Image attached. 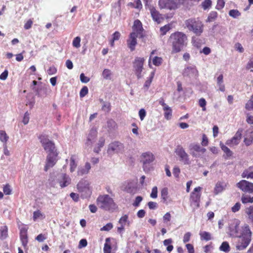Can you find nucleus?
<instances>
[{
	"instance_id": "f257e3e1",
	"label": "nucleus",
	"mask_w": 253,
	"mask_h": 253,
	"mask_svg": "<svg viewBox=\"0 0 253 253\" xmlns=\"http://www.w3.org/2000/svg\"><path fill=\"white\" fill-rule=\"evenodd\" d=\"M169 41L171 44L172 53L179 52L188 43L187 35L181 32H176L171 34Z\"/></svg>"
},
{
	"instance_id": "f03ea898",
	"label": "nucleus",
	"mask_w": 253,
	"mask_h": 253,
	"mask_svg": "<svg viewBox=\"0 0 253 253\" xmlns=\"http://www.w3.org/2000/svg\"><path fill=\"white\" fill-rule=\"evenodd\" d=\"M252 234L249 226L244 224L242 227L239 236L236 237L238 238L236 246L237 250H243L249 246L251 241Z\"/></svg>"
},
{
	"instance_id": "7ed1b4c3",
	"label": "nucleus",
	"mask_w": 253,
	"mask_h": 253,
	"mask_svg": "<svg viewBox=\"0 0 253 253\" xmlns=\"http://www.w3.org/2000/svg\"><path fill=\"white\" fill-rule=\"evenodd\" d=\"M96 202L100 208L106 211L114 210L117 208V205L113 199L108 195H100Z\"/></svg>"
},
{
	"instance_id": "20e7f679",
	"label": "nucleus",
	"mask_w": 253,
	"mask_h": 253,
	"mask_svg": "<svg viewBox=\"0 0 253 253\" xmlns=\"http://www.w3.org/2000/svg\"><path fill=\"white\" fill-rule=\"evenodd\" d=\"M185 27L197 36H200L203 32L204 25L199 19H189L185 22Z\"/></svg>"
},
{
	"instance_id": "39448f33",
	"label": "nucleus",
	"mask_w": 253,
	"mask_h": 253,
	"mask_svg": "<svg viewBox=\"0 0 253 253\" xmlns=\"http://www.w3.org/2000/svg\"><path fill=\"white\" fill-rule=\"evenodd\" d=\"M38 138L42 143L44 150L48 154L57 153L54 143L48 138V136L44 133L39 135Z\"/></svg>"
},
{
	"instance_id": "423d86ee",
	"label": "nucleus",
	"mask_w": 253,
	"mask_h": 253,
	"mask_svg": "<svg viewBox=\"0 0 253 253\" xmlns=\"http://www.w3.org/2000/svg\"><path fill=\"white\" fill-rule=\"evenodd\" d=\"M90 185V182L85 179H82L78 183L77 189L83 198H87L91 195V188Z\"/></svg>"
},
{
	"instance_id": "0eeeda50",
	"label": "nucleus",
	"mask_w": 253,
	"mask_h": 253,
	"mask_svg": "<svg viewBox=\"0 0 253 253\" xmlns=\"http://www.w3.org/2000/svg\"><path fill=\"white\" fill-rule=\"evenodd\" d=\"M201 190L202 187L200 186L196 187L190 194V205L192 208L193 211L200 207Z\"/></svg>"
},
{
	"instance_id": "6e6552de",
	"label": "nucleus",
	"mask_w": 253,
	"mask_h": 253,
	"mask_svg": "<svg viewBox=\"0 0 253 253\" xmlns=\"http://www.w3.org/2000/svg\"><path fill=\"white\" fill-rule=\"evenodd\" d=\"M240 221L236 218L232 219L229 221L228 234L231 237L239 236L241 232H239Z\"/></svg>"
},
{
	"instance_id": "1a4fd4ad",
	"label": "nucleus",
	"mask_w": 253,
	"mask_h": 253,
	"mask_svg": "<svg viewBox=\"0 0 253 253\" xmlns=\"http://www.w3.org/2000/svg\"><path fill=\"white\" fill-rule=\"evenodd\" d=\"M145 59L143 57H137L133 62V67L135 75L138 79L143 76L142 72L143 69V64Z\"/></svg>"
},
{
	"instance_id": "9d476101",
	"label": "nucleus",
	"mask_w": 253,
	"mask_h": 253,
	"mask_svg": "<svg viewBox=\"0 0 253 253\" xmlns=\"http://www.w3.org/2000/svg\"><path fill=\"white\" fill-rule=\"evenodd\" d=\"M124 149V145L120 142L115 141L111 143L107 149V153L109 155H113L114 154L122 153Z\"/></svg>"
},
{
	"instance_id": "9b49d317",
	"label": "nucleus",
	"mask_w": 253,
	"mask_h": 253,
	"mask_svg": "<svg viewBox=\"0 0 253 253\" xmlns=\"http://www.w3.org/2000/svg\"><path fill=\"white\" fill-rule=\"evenodd\" d=\"M176 154L179 157V161L184 165H189L191 163L189 155L184 149L181 146H178L175 151Z\"/></svg>"
},
{
	"instance_id": "f8f14e48",
	"label": "nucleus",
	"mask_w": 253,
	"mask_h": 253,
	"mask_svg": "<svg viewBox=\"0 0 253 253\" xmlns=\"http://www.w3.org/2000/svg\"><path fill=\"white\" fill-rule=\"evenodd\" d=\"M237 186L244 192L253 194V183L242 180L237 184Z\"/></svg>"
},
{
	"instance_id": "ddd939ff",
	"label": "nucleus",
	"mask_w": 253,
	"mask_h": 253,
	"mask_svg": "<svg viewBox=\"0 0 253 253\" xmlns=\"http://www.w3.org/2000/svg\"><path fill=\"white\" fill-rule=\"evenodd\" d=\"M242 130L239 129L235 135L226 142V144L230 147H234L237 145L240 142L242 137Z\"/></svg>"
},
{
	"instance_id": "4468645a",
	"label": "nucleus",
	"mask_w": 253,
	"mask_h": 253,
	"mask_svg": "<svg viewBox=\"0 0 253 253\" xmlns=\"http://www.w3.org/2000/svg\"><path fill=\"white\" fill-rule=\"evenodd\" d=\"M137 37H140V36L137 35V33L132 32L130 33L129 37L126 41L127 46L131 51H133L135 49V45L137 44L136 38Z\"/></svg>"
},
{
	"instance_id": "2eb2a0df",
	"label": "nucleus",
	"mask_w": 253,
	"mask_h": 253,
	"mask_svg": "<svg viewBox=\"0 0 253 253\" xmlns=\"http://www.w3.org/2000/svg\"><path fill=\"white\" fill-rule=\"evenodd\" d=\"M154 159L153 154L150 152L143 153L141 156V161L143 163L144 167L153 162Z\"/></svg>"
},
{
	"instance_id": "dca6fc26",
	"label": "nucleus",
	"mask_w": 253,
	"mask_h": 253,
	"mask_svg": "<svg viewBox=\"0 0 253 253\" xmlns=\"http://www.w3.org/2000/svg\"><path fill=\"white\" fill-rule=\"evenodd\" d=\"M57 181L61 188H63L70 184L71 178L66 174H61L58 178Z\"/></svg>"
},
{
	"instance_id": "f3484780",
	"label": "nucleus",
	"mask_w": 253,
	"mask_h": 253,
	"mask_svg": "<svg viewBox=\"0 0 253 253\" xmlns=\"http://www.w3.org/2000/svg\"><path fill=\"white\" fill-rule=\"evenodd\" d=\"M57 153L55 154H48L46 158V163L44 167V170L47 171L50 168L52 167L56 163Z\"/></svg>"
},
{
	"instance_id": "a211bd4d",
	"label": "nucleus",
	"mask_w": 253,
	"mask_h": 253,
	"mask_svg": "<svg viewBox=\"0 0 253 253\" xmlns=\"http://www.w3.org/2000/svg\"><path fill=\"white\" fill-rule=\"evenodd\" d=\"M122 189L127 193L134 194L136 191V183L134 181H128L126 182L124 184Z\"/></svg>"
},
{
	"instance_id": "6ab92c4d",
	"label": "nucleus",
	"mask_w": 253,
	"mask_h": 253,
	"mask_svg": "<svg viewBox=\"0 0 253 253\" xmlns=\"http://www.w3.org/2000/svg\"><path fill=\"white\" fill-rule=\"evenodd\" d=\"M159 5L161 8L175 9L173 0H159Z\"/></svg>"
},
{
	"instance_id": "aec40b11",
	"label": "nucleus",
	"mask_w": 253,
	"mask_h": 253,
	"mask_svg": "<svg viewBox=\"0 0 253 253\" xmlns=\"http://www.w3.org/2000/svg\"><path fill=\"white\" fill-rule=\"evenodd\" d=\"M228 183L223 181H218L215 184L214 188V193L216 195L221 193L225 190L227 186Z\"/></svg>"
},
{
	"instance_id": "412c9836",
	"label": "nucleus",
	"mask_w": 253,
	"mask_h": 253,
	"mask_svg": "<svg viewBox=\"0 0 253 253\" xmlns=\"http://www.w3.org/2000/svg\"><path fill=\"white\" fill-rule=\"evenodd\" d=\"M91 169L90 164L87 162L85 164V165L83 167H80L78 169V175L79 176H83L85 174H87L89 170Z\"/></svg>"
},
{
	"instance_id": "4be33fe9",
	"label": "nucleus",
	"mask_w": 253,
	"mask_h": 253,
	"mask_svg": "<svg viewBox=\"0 0 253 253\" xmlns=\"http://www.w3.org/2000/svg\"><path fill=\"white\" fill-rule=\"evenodd\" d=\"M142 30L143 28L141 22L139 20H135L132 27V32H135L137 33V35L140 36V37H142L141 33L142 32Z\"/></svg>"
},
{
	"instance_id": "5701e85b",
	"label": "nucleus",
	"mask_w": 253,
	"mask_h": 253,
	"mask_svg": "<svg viewBox=\"0 0 253 253\" xmlns=\"http://www.w3.org/2000/svg\"><path fill=\"white\" fill-rule=\"evenodd\" d=\"M149 10L153 19L158 23H160L161 21L162 17L159 12L154 7H150Z\"/></svg>"
},
{
	"instance_id": "b1692460",
	"label": "nucleus",
	"mask_w": 253,
	"mask_h": 253,
	"mask_svg": "<svg viewBox=\"0 0 253 253\" xmlns=\"http://www.w3.org/2000/svg\"><path fill=\"white\" fill-rule=\"evenodd\" d=\"M96 136L97 131L94 129H91L87 136L86 144L87 145H91L94 142Z\"/></svg>"
},
{
	"instance_id": "393cba45",
	"label": "nucleus",
	"mask_w": 253,
	"mask_h": 253,
	"mask_svg": "<svg viewBox=\"0 0 253 253\" xmlns=\"http://www.w3.org/2000/svg\"><path fill=\"white\" fill-rule=\"evenodd\" d=\"M197 71L194 67H187L185 69L183 75L184 76H189V77H193L196 76L197 75Z\"/></svg>"
},
{
	"instance_id": "a878e982",
	"label": "nucleus",
	"mask_w": 253,
	"mask_h": 253,
	"mask_svg": "<svg viewBox=\"0 0 253 253\" xmlns=\"http://www.w3.org/2000/svg\"><path fill=\"white\" fill-rule=\"evenodd\" d=\"M20 239L24 247H26L28 243V237L27 230L22 229L20 232Z\"/></svg>"
},
{
	"instance_id": "bb28decb",
	"label": "nucleus",
	"mask_w": 253,
	"mask_h": 253,
	"mask_svg": "<svg viewBox=\"0 0 253 253\" xmlns=\"http://www.w3.org/2000/svg\"><path fill=\"white\" fill-rule=\"evenodd\" d=\"M242 176L247 179L253 178V167H250L245 169L242 173Z\"/></svg>"
},
{
	"instance_id": "cd10ccee",
	"label": "nucleus",
	"mask_w": 253,
	"mask_h": 253,
	"mask_svg": "<svg viewBox=\"0 0 253 253\" xmlns=\"http://www.w3.org/2000/svg\"><path fill=\"white\" fill-rule=\"evenodd\" d=\"M217 85L220 91L224 92L225 90V85L223 84V76L222 74L217 78Z\"/></svg>"
},
{
	"instance_id": "c85d7f7f",
	"label": "nucleus",
	"mask_w": 253,
	"mask_h": 253,
	"mask_svg": "<svg viewBox=\"0 0 253 253\" xmlns=\"http://www.w3.org/2000/svg\"><path fill=\"white\" fill-rule=\"evenodd\" d=\"M191 150H193L191 152V154L193 156H196L197 155L195 153V152H201L202 153H204L206 151V149L204 148H201L199 145H193L191 148Z\"/></svg>"
},
{
	"instance_id": "c756f323",
	"label": "nucleus",
	"mask_w": 253,
	"mask_h": 253,
	"mask_svg": "<svg viewBox=\"0 0 253 253\" xmlns=\"http://www.w3.org/2000/svg\"><path fill=\"white\" fill-rule=\"evenodd\" d=\"M220 146L222 150L226 154L225 159H228L229 157H231L232 155V152L227 146L224 145L222 143H220Z\"/></svg>"
},
{
	"instance_id": "7c9ffc66",
	"label": "nucleus",
	"mask_w": 253,
	"mask_h": 253,
	"mask_svg": "<svg viewBox=\"0 0 253 253\" xmlns=\"http://www.w3.org/2000/svg\"><path fill=\"white\" fill-rule=\"evenodd\" d=\"M110 239L107 238L105 239V243L103 248L104 253H111V246L110 244Z\"/></svg>"
},
{
	"instance_id": "2f4dec72",
	"label": "nucleus",
	"mask_w": 253,
	"mask_h": 253,
	"mask_svg": "<svg viewBox=\"0 0 253 253\" xmlns=\"http://www.w3.org/2000/svg\"><path fill=\"white\" fill-rule=\"evenodd\" d=\"M9 139V136L6 134V132L4 130H0V140L4 144H6L7 141Z\"/></svg>"
},
{
	"instance_id": "473e14b6",
	"label": "nucleus",
	"mask_w": 253,
	"mask_h": 253,
	"mask_svg": "<svg viewBox=\"0 0 253 253\" xmlns=\"http://www.w3.org/2000/svg\"><path fill=\"white\" fill-rule=\"evenodd\" d=\"M219 250L226 253L230 251V247L227 242H223L219 247Z\"/></svg>"
},
{
	"instance_id": "72a5a7b5",
	"label": "nucleus",
	"mask_w": 253,
	"mask_h": 253,
	"mask_svg": "<svg viewBox=\"0 0 253 253\" xmlns=\"http://www.w3.org/2000/svg\"><path fill=\"white\" fill-rule=\"evenodd\" d=\"M164 110V116L167 120H169L171 118L172 116V110L171 108L168 107H165L163 108Z\"/></svg>"
},
{
	"instance_id": "f704fd0d",
	"label": "nucleus",
	"mask_w": 253,
	"mask_h": 253,
	"mask_svg": "<svg viewBox=\"0 0 253 253\" xmlns=\"http://www.w3.org/2000/svg\"><path fill=\"white\" fill-rule=\"evenodd\" d=\"M201 240L209 241L211 239V234L208 232L203 231L200 233Z\"/></svg>"
},
{
	"instance_id": "c9c22d12",
	"label": "nucleus",
	"mask_w": 253,
	"mask_h": 253,
	"mask_svg": "<svg viewBox=\"0 0 253 253\" xmlns=\"http://www.w3.org/2000/svg\"><path fill=\"white\" fill-rule=\"evenodd\" d=\"M112 39L110 40V45L111 46H114V42L118 41L120 39L121 37V34L118 32H115L112 35Z\"/></svg>"
},
{
	"instance_id": "e433bc0d",
	"label": "nucleus",
	"mask_w": 253,
	"mask_h": 253,
	"mask_svg": "<svg viewBox=\"0 0 253 253\" xmlns=\"http://www.w3.org/2000/svg\"><path fill=\"white\" fill-rule=\"evenodd\" d=\"M242 202L243 204L253 203V197L247 195H243L241 198Z\"/></svg>"
},
{
	"instance_id": "4c0bfd02",
	"label": "nucleus",
	"mask_w": 253,
	"mask_h": 253,
	"mask_svg": "<svg viewBox=\"0 0 253 253\" xmlns=\"http://www.w3.org/2000/svg\"><path fill=\"white\" fill-rule=\"evenodd\" d=\"M112 73L111 71L108 69H105L102 72V77L105 80H111Z\"/></svg>"
},
{
	"instance_id": "58836bf2",
	"label": "nucleus",
	"mask_w": 253,
	"mask_h": 253,
	"mask_svg": "<svg viewBox=\"0 0 253 253\" xmlns=\"http://www.w3.org/2000/svg\"><path fill=\"white\" fill-rule=\"evenodd\" d=\"M7 228L6 226L1 227L0 229V238L3 240L7 237Z\"/></svg>"
},
{
	"instance_id": "ea45409f",
	"label": "nucleus",
	"mask_w": 253,
	"mask_h": 253,
	"mask_svg": "<svg viewBox=\"0 0 253 253\" xmlns=\"http://www.w3.org/2000/svg\"><path fill=\"white\" fill-rule=\"evenodd\" d=\"M77 164L75 162V156H72L70 158V171L71 172H73L75 171L76 167H77Z\"/></svg>"
},
{
	"instance_id": "a19ab883",
	"label": "nucleus",
	"mask_w": 253,
	"mask_h": 253,
	"mask_svg": "<svg viewBox=\"0 0 253 253\" xmlns=\"http://www.w3.org/2000/svg\"><path fill=\"white\" fill-rule=\"evenodd\" d=\"M44 216L42 213L39 210L35 211L33 213V218L35 221L38 219L43 218Z\"/></svg>"
},
{
	"instance_id": "79ce46f5",
	"label": "nucleus",
	"mask_w": 253,
	"mask_h": 253,
	"mask_svg": "<svg viewBox=\"0 0 253 253\" xmlns=\"http://www.w3.org/2000/svg\"><path fill=\"white\" fill-rule=\"evenodd\" d=\"M245 212L248 218L253 222V206H250L245 210Z\"/></svg>"
},
{
	"instance_id": "37998d69",
	"label": "nucleus",
	"mask_w": 253,
	"mask_h": 253,
	"mask_svg": "<svg viewBox=\"0 0 253 253\" xmlns=\"http://www.w3.org/2000/svg\"><path fill=\"white\" fill-rule=\"evenodd\" d=\"M217 17V13L216 11H211L207 19V22H211L215 20Z\"/></svg>"
},
{
	"instance_id": "c03bdc74",
	"label": "nucleus",
	"mask_w": 253,
	"mask_h": 253,
	"mask_svg": "<svg viewBox=\"0 0 253 253\" xmlns=\"http://www.w3.org/2000/svg\"><path fill=\"white\" fill-rule=\"evenodd\" d=\"M154 73H152L150 78L148 80H147L146 81V82H145V84L143 85V88L145 90H147L148 89V88L149 87V86L152 83V79L154 77Z\"/></svg>"
},
{
	"instance_id": "a18cd8bd",
	"label": "nucleus",
	"mask_w": 253,
	"mask_h": 253,
	"mask_svg": "<svg viewBox=\"0 0 253 253\" xmlns=\"http://www.w3.org/2000/svg\"><path fill=\"white\" fill-rule=\"evenodd\" d=\"M81 39L80 37H75L73 41V46L76 48H79L81 46Z\"/></svg>"
},
{
	"instance_id": "49530a36",
	"label": "nucleus",
	"mask_w": 253,
	"mask_h": 253,
	"mask_svg": "<svg viewBox=\"0 0 253 253\" xmlns=\"http://www.w3.org/2000/svg\"><path fill=\"white\" fill-rule=\"evenodd\" d=\"M229 15L234 18H237L241 15V13L237 9H231L229 12Z\"/></svg>"
},
{
	"instance_id": "de8ad7c7",
	"label": "nucleus",
	"mask_w": 253,
	"mask_h": 253,
	"mask_svg": "<svg viewBox=\"0 0 253 253\" xmlns=\"http://www.w3.org/2000/svg\"><path fill=\"white\" fill-rule=\"evenodd\" d=\"M211 0H205L203 2H202L201 5L202 8L204 10H206L207 9L210 8L211 6Z\"/></svg>"
},
{
	"instance_id": "09e8293b",
	"label": "nucleus",
	"mask_w": 253,
	"mask_h": 253,
	"mask_svg": "<svg viewBox=\"0 0 253 253\" xmlns=\"http://www.w3.org/2000/svg\"><path fill=\"white\" fill-rule=\"evenodd\" d=\"M246 108L248 110H253V94L246 104Z\"/></svg>"
},
{
	"instance_id": "8fccbe9b",
	"label": "nucleus",
	"mask_w": 253,
	"mask_h": 253,
	"mask_svg": "<svg viewBox=\"0 0 253 253\" xmlns=\"http://www.w3.org/2000/svg\"><path fill=\"white\" fill-rule=\"evenodd\" d=\"M244 142L247 146H250L253 142V135L248 136L244 138Z\"/></svg>"
},
{
	"instance_id": "3c124183",
	"label": "nucleus",
	"mask_w": 253,
	"mask_h": 253,
	"mask_svg": "<svg viewBox=\"0 0 253 253\" xmlns=\"http://www.w3.org/2000/svg\"><path fill=\"white\" fill-rule=\"evenodd\" d=\"M161 194L162 198L165 201H166L168 197V189L167 188H163L161 190Z\"/></svg>"
},
{
	"instance_id": "603ef678",
	"label": "nucleus",
	"mask_w": 253,
	"mask_h": 253,
	"mask_svg": "<svg viewBox=\"0 0 253 253\" xmlns=\"http://www.w3.org/2000/svg\"><path fill=\"white\" fill-rule=\"evenodd\" d=\"M163 59L161 57L155 56L152 60L153 64L156 66H159L162 63Z\"/></svg>"
},
{
	"instance_id": "864d4df0",
	"label": "nucleus",
	"mask_w": 253,
	"mask_h": 253,
	"mask_svg": "<svg viewBox=\"0 0 253 253\" xmlns=\"http://www.w3.org/2000/svg\"><path fill=\"white\" fill-rule=\"evenodd\" d=\"M107 127L110 129H114L117 127V124L114 120H109L107 121Z\"/></svg>"
},
{
	"instance_id": "5fc2aeb1",
	"label": "nucleus",
	"mask_w": 253,
	"mask_h": 253,
	"mask_svg": "<svg viewBox=\"0 0 253 253\" xmlns=\"http://www.w3.org/2000/svg\"><path fill=\"white\" fill-rule=\"evenodd\" d=\"M101 101L103 102L102 109L106 112H109L111 110L110 103L103 101V100H101Z\"/></svg>"
},
{
	"instance_id": "6e6d98bb",
	"label": "nucleus",
	"mask_w": 253,
	"mask_h": 253,
	"mask_svg": "<svg viewBox=\"0 0 253 253\" xmlns=\"http://www.w3.org/2000/svg\"><path fill=\"white\" fill-rule=\"evenodd\" d=\"M187 0H173V4L175 5V9H176L180 5L184 4Z\"/></svg>"
},
{
	"instance_id": "4d7b16f0",
	"label": "nucleus",
	"mask_w": 253,
	"mask_h": 253,
	"mask_svg": "<svg viewBox=\"0 0 253 253\" xmlns=\"http://www.w3.org/2000/svg\"><path fill=\"white\" fill-rule=\"evenodd\" d=\"M206 104H207V102L204 98H202L199 99V105L202 108V110L204 111L206 110Z\"/></svg>"
},
{
	"instance_id": "13d9d810",
	"label": "nucleus",
	"mask_w": 253,
	"mask_h": 253,
	"mask_svg": "<svg viewBox=\"0 0 253 253\" xmlns=\"http://www.w3.org/2000/svg\"><path fill=\"white\" fill-rule=\"evenodd\" d=\"M225 5L224 0H217L216 8L218 10L222 9Z\"/></svg>"
},
{
	"instance_id": "bf43d9fd",
	"label": "nucleus",
	"mask_w": 253,
	"mask_h": 253,
	"mask_svg": "<svg viewBox=\"0 0 253 253\" xmlns=\"http://www.w3.org/2000/svg\"><path fill=\"white\" fill-rule=\"evenodd\" d=\"M113 227V225L111 223H108L106 225H105L103 227H102L100 229V230L101 231H109L111 229H112Z\"/></svg>"
},
{
	"instance_id": "052dcab7",
	"label": "nucleus",
	"mask_w": 253,
	"mask_h": 253,
	"mask_svg": "<svg viewBox=\"0 0 253 253\" xmlns=\"http://www.w3.org/2000/svg\"><path fill=\"white\" fill-rule=\"evenodd\" d=\"M88 88L86 86H84L81 90L80 95L81 97L85 96L88 93Z\"/></svg>"
},
{
	"instance_id": "680f3d73",
	"label": "nucleus",
	"mask_w": 253,
	"mask_h": 253,
	"mask_svg": "<svg viewBox=\"0 0 253 253\" xmlns=\"http://www.w3.org/2000/svg\"><path fill=\"white\" fill-rule=\"evenodd\" d=\"M3 192L6 195H10L11 193V189L10 188V186L8 184H6L3 188Z\"/></svg>"
},
{
	"instance_id": "e2e57ef3",
	"label": "nucleus",
	"mask_w": 253,
	"mask_h": 253,
	"mask_svg": "<svg viewBox=\"0 0 253 253\" xmlns=\"http://www.w3.org/2000/svg\"><path fill=\"white\" fill-rule=\"evenodd\" d=\"M158 188L156 186H154L152 189L150 194V197L152 198H156L157 197Z\"/></svg>"
},
{
	"instance_id": "0e129e2a",
	"label": "nucleus",
	"mask_w": 253,
	"mask_h": 253,
	"mask_svg": "<svg viewBox=\"0 0 253 253\" xmlns=\"http://www.w3.org/2000/svg\"><path fill=\"white\" fill-rule=\"evenodd\" d=\"M170 29V26L169 25H165L161 28L160 30L163 35H165Z\"/></svg>"
},
{
	"instance_id": "69168bd1",
	"label": "nucleus",
	"mask_w": 253,
	"mask_h": 253,
	"mask_svg": "<svg viewBox=\"0 0 253 253\" xmlns=\"http://www.w3.org/2000/svg\"><path fill=\"white\" fill-rule=\"evenodd\" d=\"M142 197L141 196H137L135 198V200L133 203V206L134 207L139 206L140 202L142 201Z\"/></svg>"
},
{
	"instance_id": "338daca9",
	"label": "nucleus",
	"mask_w": 253,
	"mask_h": 253,
	"mask_svg": "<svg viewBox=\"0 0 253 253\" xmlns=\"http://www.w3.org/2000/svg\"><path fill=\"white\" fill-rule=\"evenodd\" d=\"M57 72V69L54 66H51L47 70V73L49 75L55 74Z\"/></svg>"
},
{
	"instance_id": "774afa93",
	"label": "nucleus",
	"mask_w": 253,
	"mask_h": 253,
	"mask_svg": "<svg viewBox=\"0 0 253 253\" xmlns=\"http://www.w3.org/2000/svg\"><path fill=\"white\" fill-rule=\"evenodd\" d=\"M235 48L240 53L244 52V49L242 44L239 42H237L235 44Z\"/></svg>"
}]
</instances>
